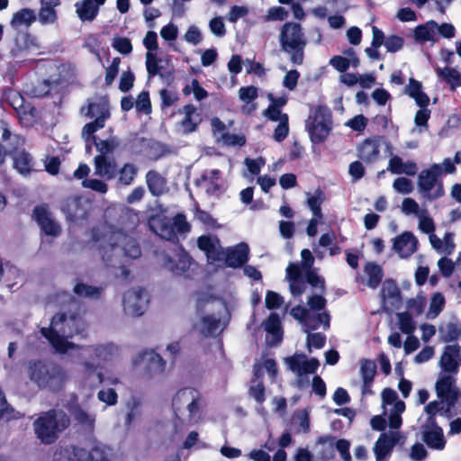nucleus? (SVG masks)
Returning <instances> with one entry per match:
<instances>
[{"label":"nucleus","mask_w":461,"mask_h":461,"mask_svg":"<svg viewBox=\"0 0 461 461\" xmlns=\"http://www.w3.org/2000/svg\"><path fill=\"white\" fill-rule=\"evenodd\" d=\"M112 450L104 445L97 444L86 452L85 461H111Z\"/></svg>","instance_id":"8fccbe9b"},{"label":"nucleus","mask_w":461,"mask_h":461,"mask_svg":"<svg viewBox=\"0 0 461 461\" xmlns=\"http://www.w3.org/2000/svg\"><path fill=\"white\" fill-rule=\"evenodd\" d=\"M248 245L240 243L224 250V256L221 262H224L227 267L236 268L242 266L248 260Z\"/></svg>","instance_id":"a878e982"},{"label":"nucleus","mask_w":461,"mask_h":461,"mask_svg":"<svg viewBox=\"0 0 461 461\" xmlns=\"http://www.w3.org/2000/svg\"><path fill=\"white\" fill-rule=\"evenodd\" d=\"M160 260L162 267L175 276H190L196 267L192 258L178 246L174 250V258L163 255Z\"/></svg>","instance_id":"ddd939ff"},{"label":"nucleus","mask_w":461,"mask_h":461,"mask_svg":"<svg viewBox=\"0 0 461 461\" xmlns=\"http://www.w3.org/2000/svg\"><path fill=\"white\" fill-rule=\"evenodd\" d=\"M95 175L105 180L113 179L117 173L118 167L114 158L97 155L94 158Z\"/></svg>","instance_id":"393cba45"},{"label":"nucleus","mask_w":461,"mask_h":461,"mask_svg":"<svg viewBox=\"0 0 461 461\" xmlns=\"http://www.w3.org/2000/svg\"><path fill=\"white\" fill-rule=\"evenodd\" d=\"M384 308L387 312L399 309L401 305L400 291L393 282H384L381 291Z\"/></svg>","instance_id":"cd10ccee"},{"label":"nucleus","mask_w":461,"mask_h":461,"mask_svg":"<svg viewBox=\"0 0 461 461\" xmlns=\"http://www.w3.org/2000/svg\"><path fill=\"white\" fill-rule=\"evenodd\" d=\"M436 71L439 77H441L442 79H444L446 82L452 86L453 89L455 88V86L460 85L461 74L457 70L450 68H438Z\"/></svg>","instance_id":"4d7b16f0"},{"label":"nucleus","mask_w":461,"mask_h":461,"mask_svg":"<svg viewBox=\"0 0 461 461\" xmlns=\"http://www.w3.org/2000/svg\"><path fill=\"white\" fill-rule=\"evenodd\" d=\"M93 143L95 146L99 155L106 156L113 153L115 149L119 146V141L114 138L111 137L107 140H101L99 138L92 137Z\"/></svg>","instance_id":"3c124183"},{"label":"nucleus","mask_w":461,"mask_h":461,"mask_svg":"<svg viewBox=\"0 0 461 461\" xmlns=\"http://www.w3.org/2000/svg\"><path fill=\"white\" fill-rule=\"evenodd\" d=\"M279 41L282 50L290 56L291 62L294 65H302L307 45L302 26L296 23H285L279 35Z\"/></svg>","instance_id":"1a4fd4ad"},{"label":"nucleus","mask_w":461,"mask_h":461,"mask_svg":"<svg viewBox=\"0 0 461 461\" xmlns=\"http://www.w3.org/2000/svg\"><path fill=\"white\" fill-rule=\"evenodd\" d=\"M198 248L203 251L209 263L221 261L224 256V250L221 248L219 240L212 235H203L197 240Z\"/></svg>","instance_id":"412c9836"},{"label":"nucleus","mask_w":461,"mask_h":461,"mask_svg":"<svg viewBox=\"0 0 461 461\" xmlns=\"http://www.w3.org/2000/svg\"><path fill=\"white\" fill-rule=\"evenodd\" d=\"M441 339L445 342L453 341L461 336V324L449 322L439 328Z\"/></svg>","instance_id":"5fc2aeb1"},{"label":"nucleus","mask_w":461,"mask_h":461,"mask_svg":"<svg viewBox=\"0 0 461 461\" xmlns=\"http://www.w3.org/2000/svg\"><path fill=\"white\" fill-rule=\"evenodd\" d=\"M135 364L144 365L149 372L161 373L166 363L158 354L150 350L140 354L138 359L135 360Z\"/></svg>","instance_id":"7c9ffc66"},{"label":"nucleus","mask_w":461,"mask_h":461,"mask_svg":"<svg viewBox=\"0 0 461 461\" xmlns=\"http://www.w3.org/2000/svg\"><path fill=\"white\" fill-rule=\"evenodd\" d=\"M456 375L439 372L435 384L438 399H445L447 404H456L461 397V392L456 386Z\"/></svg>","instance_id":"f3484780"},{"label":"nucleus","mask_w":461,"mask_h":461,"mask_svg":"<svg viewBox=\"0 0 461 461\" xmlns=\"http://www.w3.org/2000/svg\"><path fill=\"white\" fill-rule=\"evenodd\" d=\"M365 274L367 277L366 285L371 288L378 286L383 278L382 268L374 263H367L365 267Z\"/></svg>","instance_id":"09e8293b"},{"label":"nucleus","mask_w":461,"mask_h":461,"mask_svg":"<svg viewBox=\"0 0 461 461\" xmlns=\"http://www.w3.org/2000/svg\"><path fill=\"white\" fill-rule=\"evenodd\" d=\"M105 0H83L76 4L77 14L82 22L93 21L99 10V6Z\"/></svg>","instance_id":"2f4dec72"},{"label":"nucleus","mask_w":461,"mask_h":461,"mask_svg":"<svg viewBox=\"0 0 461 461\" xmlns=\"http://www.w3.org/2000/svg\"><path fill=\"white\" fill-rule=\"evenodd\" d=\"M14 166L23 175L29 174L32 169V158L24 150L16 152L14 157Z\"/></svg>","instance_id":"de8ad7c7"},{"label":"nucleus","mask_w":461,"mask_h":461,"mask_svg":"<svg viewBox=\"0 0 461 461\" xmlns=\"http://www.w3.org/2000/svg\"><path fill=\"white\" fill-rule=\"evenodd\" d=\"M418 248V240L411 232H402L393 241V249L398 255L406 258L412 255Z\"/></svg>","instance_id":"bb28decb"},{"label":"nucleus","mask_w":461,"mask_h":461,"mask_svg":"<svg viewBox=\"0 0 461 461\" xmlns=\"http://www.w3.org/2000/svg\"><path fill=\"white\" fill-rule=\"evenodd\" d=\"M263 370H266L270 377L274 379L277 374L276 363L274 359H265L261 363L254 366V376L258 380L263 375Z\"/></svg>","instance_id":"864d4df0"},{"label":"nucleus","mask_w":461,"mask_h":461,"mask_svg":"<svg viewBox=\"0 0 461 461\" xmlns=\"http://www.w3.org/2000/svg\"><path fill=\"white\" fill-rule=\"evenodd\" d=\"M422 439L430 448L441 450L446 441L442 429L434 424V420L429 419V424L423 427Z\"/></svg>","instance_id":"b1692460"},{"label":"nucleus","mask_w":461,"mask_h":461,"mask_svg":"<svg viewBox=\"0 0 461 461\" xmlns=\"http://www.w3.org/2000/svg\"><path fill=\"white\" fill-rule=\"evenodd\" d=\"M119 356V347L112 342L81 345L77 353L70 354L72 360L86 375L95 374L100 363L112 362Z\"/></svg>","instance_id":"7ed1b4c3"},{"label":"nucleus","mask_w":461,"mask_h":461,"mask_svg":"<svg viewBox=\"0 0 461 461\" xmlns=\"http://www.w3.org/2000/svg\"><path fill=\"white\" fill-rule=\"evenodd\" d=\"M55 5H42L39 13V20L41 23H53L57 19Z\"/></svg>","instance_id":"e2e57ef3"},{"label":"nucleus","mask_w":461,"mask_h":461,"mask_svg":"<svg viewBox=\"0 0 461 461\" xmlns=\"http://www.w3.org/2000/svg\"><path fill=\"white\" fill-rule=\"evenodd\" d=\"M376 373V365L374 361L363 359L360 363V374L363 382L373 383Z\"/></svg>","instance_id":"13d9d810"},{"label":"nucleus","mask_w":461,"mask_h":461,"mask_svg":"<svg viewBox=\"0 0 461 461\" xmlns=\"http://www.w3.org/2000/svg\"><path fill=\"white\" fill-rule=\"evenodd\" d=\"M72 415L77 423L86 430H94L95 423V415L94 413L84 410L80 406H77L74 408Z\"/></svg>","instance_id":"c03bdc74"},{"label":"nucleus","mask_w":461,"mask_h":461,"mask_svg":"<svg viewBox=\"0 0 461 461\" xmlns=\"http://www.w3.org/2000/svg\"><path fill=\"white\" fill-rule=\"evenodd\" d=\"M104 288L101 286H92L84 283H78L74 287V292L80 297L96 299L103 294Z\"/></svg>","instance_id":"603ef678"},{"label":"nucleus","mask_w":461,"mask_h":461,"mask_svg":"<svg viewBox=\"0 0 461 461\" xmlns=\"http://www.w3.org/2000/svg\"><path fill=\"white\" fill-rule=\"evenodd\" d=\"M265 330L267 332L266 338L267 343L275 346L282 339V331L279 316L276 313H271L264 322Z\"/></svg>","instance_id":"473e14b6"},{"label":"nucleus","mask_w":461,"mask_h":461,"mask_svg":"<svg viewBox=\"0 0 461 461\" xmlns=\"http://www.w3.org/2000/svg\"><path fill=\"white\" fill-rule=\"evenodd\" d=\"M150 230H189L190 226L184 214H177L174 218H167L163 213H157L149 217Z\"/></svg>","instance_id":"a211bd4d"},{"label":"nucleus","mask_w":461,"mask_h":461,"mask_svg":"<svg viewBox=\"0 0 461 461\" xmlns=\"http://www.w3.org/2000/svg\"><path fill=\"white\" fill-rule=\"evenodd\" d=\"M25 373L29 380L40 389L51 392L61 390L68 380L64 367L44 360H30Z\"/></svg>","instance_id":"f03ea898"},{"label":"nucleus","mask_w":461,"mask_h":461,"mask_svg":"<svg viewBox=\"0 0 461 461\" xmlns=\"http://www.w3.org/2000/svg\"><path fill=\"white\" fill-rule=\"evenodd\" d=\"M438 27V24L435 21H429L424 24L417 26L414 30L416 40L420 42L436 41Z\"/></svg>","instance_id":"ea45409f"},{"label":"nucleus","mask_w":461,"mask_h":461,"mask_svg":"<svg viewBox=\"0 0 461 461\" xmlns=\"http://www.w3.org/2000/svg\"><path fill=\"white\" fill-rule=\"evenodd\" d=\"M183 447L185 449H191L193 447H195L197 449H204L208 448L209 445L202 440L199 439V434L196 431H191L188 433L187 437L185 438Z\"/></svg>","instance_id":"052dcab7"},{"label":"nucleus","mask_w":461,"mask_h":461,"mask_svg":"<svg viewBox=\"0 0 461 461\" xmlns=\"http://www.w3.org/2000/svg\"><path fill=\"white\" fill-rule=\"evenodd\" d=\"M429 241L438 253L450 255L455 249V243L453 240V233L444 232L442 238L431 232L429 235Z\"/></svg>","instance_id":"c9c22d12"},{"label":"nucleus","mask_w":461,"mask_h":461,"mask_svg":"<svg viewBox=\"0 0 461 461\" xmlns=\"http://www.w3.org/2000/svg\"><path fill=\"white\" fill-rule=\"evenodd\" d=\"M138 173V167L131 163H126L119 171L118 184L129 185L134 180Z\"/></svg>","instance_id":"6e6d98bb"},{"label":"nucleus","mask_w":461,"mask_h":461,"mask_svg":"<svg viewBox=\"0 0 461 461\" xmlns=\"http://www.w3.org/2000/svg\"><path fill=\"white\" fill-rule=\"evenodd\" d=\"M146 183L149 192L154 196H159L166 193L167 179L155 170H149L146 175Z\"/></svg>","instance_id":"4c0bfd02"},{"label":"nucleus","mask_w":461,"mask_h":461,"mask_svg":"<svg viewBox=\"0 0 461 461\" xmlns=\"http://www.w3.org/2000/svg\"><path fill=\"white\" fill-rule=\"evenodd\" d=\"M445 305V298L440 293L435 294L430 301L429 309L427 313L429 319L436 318L443 310Z\"/></svg>","instance_id":"bf43d9fd"},{"label":"nucleus","mask_w":461,"mask_h":461,"mask_svg":"<svg viewBox=\"0 0 461 461\" xmlns=\"http://www.w3.org/2000/svg\"><path fill=\"white\" fill-rule=\"evenodd\" d=\"M286 276L290 282V291L293 295L297 296L304 293L307 285L298 265L290 264L286 268Z\"/></svg>","instance_id":"c756f323"},{"label":"nucleus","mask_w":461,"mask_h":461,"mask_svg":"<svg viewBox=\"0 0 461 461\" xmlns=\"http://www.w3.org/2000/svg\"><path fill=\"white\" fill-rule=\"evenodd\" d=\"M176 416L189 424L197 423L203 414V398L199 391L185 387L176 392L172 400Z\"/></svg>","instance_id":"6e6552de"},{"label":"nucleus","mask_w":461,"mask_h":461,"mask_svg":"<svg viewBox=\"0 0 461 461\" xmlns=\"http://www.w3.org/2000/svg\"><path fill=\"white\" fill-rule=\"evenodd\" d=\"M84 330L82 320L75 314L60 313L55 315L49 329L42 328L41 334L49 340L53 348L60 354L77 353L81 345L68 340Z\"/></svg>","instance_id":"f257e3e1"},{"label":"nucleus","mask_w":461,"mask_h":461,"mask_svg":"<svg viewBox=\"0 0 461 461\" xmlns=\"http://www.w3.org/2000/svg\"><path fill=\"white\" fill-rule=\"evenodd\" d=\"M461 348L457 344L445 347L439 359L440 372L457 375L461 366Z\"/></svg>","instance_id":"aec40b11"},{"label":"nucleus","mask_w":461,"mask_h":461,"mask_svg":"<svg viewBox=\"0 0 461 461\" xmlns=\"http://www.w3.org/2000/svg\"><path fill=\"white\" fill-rule=\"evenodd\" d=\"M70 423L68 416L60 410H50L42 412L33 421L32 427L37 438L43 444L54 443L59 434Z\"/></svg>","instance_id":"0eeeda50"},{"label":"nucleus","mask_w":461,"mask_h":461,"mask_svg":"<svg viewBox=\"0 0 461 461\" xmlns=\"http://www.w3.org/2000/svg\"><path fill=\"white\" fill-rule=\"evenodd\" d=\"M345 54L353 55V59H347L346 57L341 56H334L330 60V64L339 72H345L349 68V66L357 68L360 63L353 49H348L347 51H345Z\"/></svg>","instance_id":"a19ab883"},{"label":"nucleus","mask_w":461,"mask_h":461,"mask_svg":"<svg viewBox=\"0 0 461 461\" xmlns=\"http://www.w3.org/2000/svg\"><path fill=\"white\" fill-rule=\"evenodd\" d=\"M195 218L201 223L203 224V227L206 229H220L222 228V225L218 223L215 219H213L209 213L203 211H198L195 214Z\"/></svg>","instance_id":"0e129e2a"},{"label":"nucleus","mask_w":461,"mask_h":461,"mask_svg":"<svg viewBox=\"0 0 461 461\" xmlns=\"http://www.w3.org/2000/svg\"><path fill=\"white\" fill-rule=\"evenodd\" d=\"M382 138L367 139L359 146V158L368 163L374 162L378 158L379 148Z\"/></svg>","instance_id":"f704fd0d"},{"label":"nucleus","mask_w":461,"mask_h":461,"mask_svg":"<svg viewBox=\"0 0 461 461\" xmlns=\"http://www.w3.org/2000/svg\"><path fill=\"white\" fill-rule=\"evenodd\" d=\"M143 401L139 396H131L126 402L125 426H131L142 416Z\"/></svg>","instance_id":"e433bc0d"},{"label":"nucleus","mask_w":461,"mask_h":461,"mask_svg":"<svg viewBox=\"0 0 461 461\" xmlns=\"http://www.w3.org/2000/svg\"><path fill=\"white\" fill-rule=\"evenodd\" d=\"M212 301V297L208 295H198L197 297V312L200 314L199 319L193 324L194 331L207 338L213 336L219 330V318L212 314H203V307Z\"/></svg>","instance_id":"4468645a"},{"label":"nucleus","mask_w":461,"mask_h":461,"mask_svg":"<svg viewBox=\"0 0 461 461\" xmlns=\"http://www.w3.org/2000/svg\"><path fill=\"white\" fill-rule=\"evenodd\" d=\"M88 209V202L79 196L68 198L62 206V211L66 214L67 219L71 221L85 219L87 215Z\"/></svg>","instance_id":"4be33fe9"},{"label":"nucleus","mask_w":461,"mask_h":461,"mask_svg":"<svg viewBox=\"0 0 461 461\" xmlns=\"http://www.w3.org/2000/svg\"><path fill=\"white\" fill-rule=\"evenodd\" d=\"M86 451L73 446L59 447L53 455V461H85Z\"/></svg>","instance_id":"72a5a7b5"},{"label":"nucleus","mask_w":461,"mask_h":461,"mask_svg":"<svg viewBox=\"0 0 461 461\" xmlns=\"http://www.w3.org/2000/svg\"><path fill=\"white\" fill-rule=\"evenodd\" d=\"M325 305L326 300L324 297L312 295L307 301L308 309L297 305L292 308L290 313L295 320L303 324L304 332L315 330L321 327L326 330L330 328V316L324 309Z\"/></svg>","instance_id":"20e7f679"},{"label":"nucleus","mask_w":461,"mask_h":461,"mask_svg":"<svg viewBox=\"0 0 461 461\" xmlns=\"http://www.w3.org/2000/svg\"><path fill=\"white\" fill-rule=\"evenodd\" d=\"M442 173L441 166L434 164L430 168L422 170L418 176V189L422 197L435 200L444 194L442 182L438 179Z\"/></svg>","instance_id":"9b49d317"},{"label":"nucleus","mask_w":461,"mask_h":461,"mask_svg":"<svg viewBox=\"0 0 461 461\" xmlns=\"http://www.w3.org/2000/svg\"><path fill=\"white\" fill-rule=\"evenodd\" d=\"M159 59L153 52L148 51L146 53V67L149 77H154L158 74L160 67L158 66Z\"/></svg>","instance_id":"774afa93"},{"label":"nucleus","mask_w":461,"mask_h":461,"mask_svg":"<svg viewBox=\"0 0 461 461\" xmlns=\"http://www.w3.org/2000/svg\"><path fill=\"white\" fill-rule=\"evenodd\" d=\"M393 186L396 192L402 194H410L413 190V184L411 180L406 177L396 178L393 182Z\"/></svg>","instance_id":"338daca9"},{"label":"nucleus","mask_w":461,"mask_h":461,"mask_svg":"<svg viewBox=\"0 0 461 461\" xmlns=\"http://www.w3.org/2000/svg\"><path fill=\"white\" fill-rule=\"evenodd\" d=\"M80 113L89 118L95 117L94 122L86 123L82 130V138L88 141L92 134L104 127V122L110 116L108 101L99 98L95 102H90L87 107L81 108Z\"/></svg>","instance_id":"9d476101"},{"label":"nucleus","mask_w":461,"mask_h":461,"mask_svg":"<svg viewBox=\"0 0 461 461\" xmlns=\"http://www.w3.org/2000/svg\"><path fill=\"white\" fill-rule=\"evenodd\" d=\"M285 364L299 381L307 380L308 375L314 374L320 366L317 358H308L304 354H294L288 357L285 358Z\"/></svg>","instance_id":"dca6fc26"},{"label":"nucleus","mask_w":461,"mask_h":461,"mask_svg":"<svg viewBox=\"0 0 461 461\" xmlns=\"http://www.w3.org/2000/svg\"><path fill=\"white\" fill-rule=\"evenodd\" d=\"M36 20L35 13L29 8H23L14 14L11 26L17 30L22 26L29 27Z\"/></svg>","instance_id":"37998d69"},{"label":"nucleus","mask_w":461,"mask_h":461,"mask_svg":"<svg viewBox=\"0 0 461 461\" xmlns=\"http://www.w3.org/2000/svg\"><path fill=\"white\" fill-rule=\"evenodd\" d=\"M17 115L21 124L25 127H32L40 119V113L38 110L31 104H26L25 106L21 107Z\"/></svg>","instance_id":"a18cd8bd"},{"label":"nucleus","mask_w":461,"mask_h":461,"mask_svg":"<svg viewBox=\"0 0 461 461\" xmlns=\"http://www.w3.org/2000/svg\"><path fill=\"white\" fill-rule=\"evenodd\" d=\"M32 218L42 230H58L60 229L59 222L46 203L34 207Z\"/></svg>","instance_id":"5701e85b"},{"label":"nucleus","mask_w":461,"mask_h":461,"mask_svg":"<svg viewBox=\"0 0 461 461\" xmlns=\"http://www.w3.org/2000/svg\"><path fill=\"white\" fill-rule=\"evenodd\" d=\"M100 238H98V240ZM103 260L115 267V262L108 252L112 251L117 258L122 252L131 258H137L140 256V249L135 240L127 235L126 232H102L101 243L97 245ZM116 261V259H114Z\"/></svg>","instance_id":"39448f33"},{"label":"nucleus","mask_w":461,"mask_h":461,"mask_svg":"<svg viewBox=\"0 0 461 461\" xmlns=\"http://www.w3.org/2000/svg\"><path fill=\"white\" fill-rule=\"evenodd\" d=\"M383 415H376L371 419V427L375 430L383 431L386 427L387 417L389 427L397 430L402 426V413L405 411V403L399 399L396 391L385 388L381 393Z\"/></svg>","instance_id":"423d86ee"},{"label":"nucleus","mask_w":461,"mask_h":461,"mask_svg":"<svg viewBox=\"0 0 461 461\" xmlns=\"http://www.w3.org/2000/svg\"><path fill=\"white\" fill-rule=\"evenodd\" d=\"M388 169L393 174H406L408 176H414L418 167L412 161L403 162L398 156H393L389 160Z\"/></svg>","instance_id":"58836bf2"},{"label":"nucleus","mask_w":461,"mask_h":461,"mask_svg":"<svg viewBox=\"0 0 461 461\" xmlns=\"http://www.w3.org/2000/svg\"><path fill=\"white\" fill-rule=\"evenodd\" d=\"M82 185L100 194H105L108 190V185L104 181L95 178L84 179Z\"/></svg>","instance_id":"69168bd1"},{"label":"nucleus","mask_w":461,"mask_h":461,"mask_svg":"<svg viewBox=\"0 0 461 461\" xmlns=\"http://www.w3.org/2000/svg\"><path fill=\"white\" fill-rule=\"evenodd\" d=\"M404 439L405 438L397 430L382 433L374 447L376 461H387L393 447L401 440L403 443Z\"/></svg>","instance_id":"6ab92c4d"},{"label":"nucleus","mask_w":461,"mask_h":461,"mask_svg":"<svg viewBox=\"0 0 461 461\" xmlns=\"http://www.w3.org/2000/svg\"><path fill=\"white\" fill-rule=\"evenodd\" d=\"M14 47L12 49V54L19 57L22 53L35 48L34 39L27 32H18L14 39Z\"/></svg>","instance_id":"79ce46f5"},{"label":"nucleus","mask_w":461,"mask_h":461,"mask_svg":"<svg viewBox=\"0 0 461 461\" xmlns=\"http://www.w3.org/2000/svg\"><path fill=\"white\" fill-rule=\"evenodd\" d=\"M312 330L306 332L308 334L306 343L309 352L312 351V348H321L326 341V336L321 332L311 333Z\"/></svg>","instance_id":"680f3d73"},{"label":"nucleus","mask_w":461,"mask_h":461,"mask_svg":"<svg viewBox=\"0 0 461 461\" xmlns=\"http://www.w3.org/2000/svg\"><path fill=\"white\" fill-rule=\"evenodd\" d=\"M148 303V294L140 287L132 288L123 294V312L130 317L141 316L145 312Z\"/></svg>","instance_id":"2eb2a0df"},{"label":"nucleus","mask_w":461,"mask_h":461,"mask_svg":"<svg viewBox=\"0 0 461 461\" xmlns=\"http://www.w3.org/2000/svg\"><path fill=\"white\" fill-rule=\"evenodd\" d=\"M179 113L184 115L180 122V126L185 134L194 131L198 124L202 122L200 113H197L196 107L193 104L185 105L179 110Z\"/></svg>","instance_id":"c85d7f7f"},{"label":"nucleus","mask_w":461,"mask_h":461,"mask_svg":"<svg viewBox=\"0 0 461 461\" xmlns=\"http://www.w3.org/2000/svg\"><path fill=\"white\" fill-rule=\"evenodd\" d=\"M445 399L430 402L426 407L425 411L429 415V419L434 420L433 416L437 413L440 415L449 416L452 414V409L455 404H447Z\"/></svg>","instance_id":"49530a36"},{"label":"nucleus","mask_w":461,"mask_h":461,"mask_svg":"<svg viewBox=\"0 0 461 461\" xmlns=\"http://www.w3.org/2000/svg\"><path fill=\"white\" fill-rule=\"evenodd\" d=\"M306 128L313 143H321L331 130V117L328 108L319 106L306 122Z\"/></svg>","instance_id":"f8f14e48"}]
</instances>
